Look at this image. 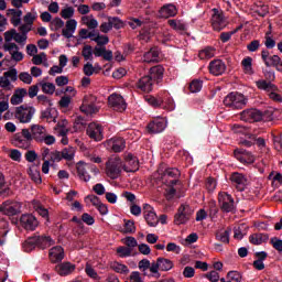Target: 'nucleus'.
<instances>
[{
  "mask_svg": "<svg viewBox=\"0 0 282 282\" xmlns=\"http://www.w3.org/2000/svg\"><path fill=\"white\" fill-rule=\"evenodd\" d=\"M224 105L229 109H243L248 105V98L241 93H230L225 97Z\"/></svg>",
  "mask_w": 282,
  "mask_h": 282,
  "instance_id": "obj_1",
  "label": "nucleus"
},
{
  "mask_svg": "<svg viewBox=\"0 0 282 282\" xmlns=\"http://www.w3.org/2000/svg\"><path fill=\"white\" fill-rule=\"evenodd\" d=\"M122 169H124V165L122 164V159L113 156L109 159L106 163V175H108V177H110L111 180H118V177H120V174L122 173Z\"/></svg>",
  "mask_w": 282,
  "mask_h": 282,
  "instance_id": "obj_2",
  "label": "nucleus"
},
{
  "mask_svg": "<svg viewBox=\"0 0 282 282\" xmlns=\"http://www.w3.org/2000/svg\"><path fill=\"white\" fill-rule=\"evenodd\" d=\"M173 261L166 258H158L156 261H153L150 267V272L154 279H160L161 272H169V270H173Z\"/></svg>",
  "mask_w": 282,
  "mask_h": 282,
  "instance_id": "obj_3",
  "label": "nucleus"
},
{
  "mask_svg": "<svg viewBox=\"0 0 282 282\" xmlns=\"http://www.w3.org/2000/svg\"><path fill=\"white\" fill-rule=\"evenodd\" d=\"M34 113H36V108L29 105H22L15 108L14 117L15 120H19L22 124H29V122H32Z\"/></svg>",
  "mask_w": 282,
  "mask_h": 282,
  "instance_id": "obj_4",
  "label": "nucleus"
},
{
  "mask_svg": "<svg viewBox=\"0 0 282 282\" xmlns=\"http://www.w3.org/2000/svg\"><path fill=\"white\" fill-rule=\"evenodd\" d=\"M218 204L223 213H235L237 206H235V198L226 192L218 194Z\"/></svg>",
  "mask_w": 282,
  "mask_h": 282,
  "instance_id": "obj_5",
  "label": "nucleus"
},
{
  "mask_svg": "<svg viewBox=\"0 0 282 282\" xmlns=\"http://www.w3.org/2000/svg\"><path fill=\"white\" fill-rule=\"evenodd\" d=\"M212 12V28L216 32H221L228 25V19L224 15V11L219 9H213Z\"/></svg>",
  "mask_w": 282,
  "mask_h": 282,
  "instance_id": "obj_6",
  "label": "nucleus"
},
{
  "mask_svg": "<svg viewBox=\"0 0 282 282\" xmlns=\"http://www.w3.org/2000/svg\"><path fill=\"white\" fill-rule=\"evenodd\" d=\"M240 120L242 122H261V120H265V113L254 108L246 109L240 113Z\"/></svg>",
  "mask_w": 282,
  "mask_h": 282,
  "instance_id": "obj_7",
  "label": "nucleus"
},
{
  "mask_svg": "<svg viewBox=\"0 0 282 282\" xmlns=\"http://www.w3.org/2000/svg\"><path fill=\"white\" fill-rule=\"evenodd\" d=\"M86 133L90 140L102 142L105 140V130L100 123L91 122L86 129Z\"/></svg>",
  "mask_w": 282,
  "mask_h": 282,
  "instance_id": "obj_8",
  "label": "nucleus"
},
{
  "mask_svg": "<svg viewBox=\"0 0 282 282\" xmlns=\"http://www.w3.org/2000/svg\"><path fill=\"white\" fill-rule=\"evenodd\" d=\"M261 58L265 65V67H274L276 72L282 73V61L279 55L270 56V52L268 50H263L261 52Z\"/></svg>",
  "mask_w": 282,
  "mask_h": 282,
  "instance_id": "obj_9",
  "label": "nucleus"
},
{
  "mask_svg": "<svg viewBox=\"0 0 282 282\" xmlns=\"http://www.w3.org/2000/svg\"><path fill=\"white\" fill-rule=\"evenodd\" d=\"M192 215L193 208H191V205L182 204L178 207L177 214L174 216V224H176V226H182V224H186L188 219H191Z\"/></svg>",
  "mask_w": 282,
  "mask_h": 282,
  "instance_id": "obj_10",
  "label": "nucleus"
},
{
  "mask_svg": "<svg viewBox=\"0 0 282 282\" xmlns=\"http://www.w3.org/2000/svg\"><path fill=\"white\" fill-rule=\"evenodd\" d=\"M108 104L113 111H127V101L124 100V97L118 93L111 94L108 97Z\"/></svg>",
  "mask_w": 282,
  "mask_h": 282,
  "instance_id": "obj_11",
  "label": "nucleus"
},
{
  "mask_svg": "<svg viewBox=\"0 0 282 282\" xmlns=\"http://www.w3.org/2000/svg\"><path fill=\"white\" fill-rule=\"evenodd\" d=\"M19 78V73L17 68H11L4 72L3 76L0 77V87L2 89H12V83H17Z\"/></svg>",
  "mask_w": 282,
  "mask_h": 282,
  "instance_id": "obj_12",
  "label": "nucleus"
},
{
  "mask_svg": "<svg viewBox=\"0 0 282 282\" xmlns=\"http://www.w3.org/2000/svg\"><path fill=\"white\" fill-rule=\"evenodd\" d=\"M12 41H15V43H18L19 45H25L28 41V35H24V33H19L14 29L6 31L4 45H8L9 43H13Z\"/></svg>",
  "mask_w": 282,
  "mask_h": 282,
  "instance_id": "obj_13",
  "label": "nucleus"
},
{
  "mask_svg": "<svg viewBox=\"0 0 282 282\" xmlns=\"http://www.w3.org/2000/svg\"><path fill=\"white\" fill-rule=\"evenodd\" d=\"M0 212L3 215H8L9 217H12L14 215H18V213L21 212V204L12 200H6L1 206H0Z\"/></svg>",
  "mask_w": 282,
  "mask_h": 282,
  "instance_id": "obj_14",
  "label": "nucleus"
},
{
  "mask_svg": "<svg viewBox=\"0 0 282 282\" xmlns=\"http://www.w3.org/2000/svg\"><path fill=\"white\" fill-rule=\"evenodd\" d=\"M143 215L148 225H150L152 228H155V226H158L160 220L158 219V214H155V209H153L151 205H143Z\"/></svg>",
  "mask_w": 282,
  "mask_h": 282,
  "instance_id": "obj_15",
  "label": "nucleus"
},
{
  "mask_svg": "<svg viewBox=\"0 0 282 282\" xmlns=\"http://www.w3.org/2000/svg\"><path fill=\"white\" fill-rule=\"evenodd\" d=\"M20 224L25 230H36L39 220H36V217L32 214H23L20 218Z\"/></svg>",
  "mask_w": 282,
  "mask_h": 282,
  "instance_id": "obj_16",
  "label": "nucleus"
},
{
  "mask_svg": "<svg viewBox=\"0 0 282 282\" xmlns=\"http://www.w3.org/2000/svg\"><path fill=\"white\" fill-rule=\"evenodd\" d=\"M106 147L115 153H120L124 151L127 143L123 138H112L106 142Z\"/></svg>",
  "mask_w": 282,
  "mask_h": 282,
  "instance_id": "obj_17",
  "label": "nucleus"
},
{
  "mask_svg": "<svg viewBox=\"0 0 282 282\" xmlns=\"http://www.w3.org/2000/svg\"><path fill=\"white\" fill-rule=\"evenodd\" d=\"M230 180L232 184H235L237 191H239L240 193L246 191V186H248V178L246 177V175L239 172H235L231 174Z\"/></svg>",
  "mask_w": 282,
  "mask_h": 282,
  "instance_id": "obj_18",
  "label": "nucleus"
},
{
  "mask_svg": "<svg viewBox=\"0 0 282 282\" xmlns=\"http://www.w3.org/2000/svg\"><path fill=\"white\" fill-rule=\"evenodd\" d=\"M209 74L213 76H221L226 73V63L221 59H214L209 63Z\"/></svg>",
  "mask_w": 282,
  "mask_h": 282,
  "instance_id": "obj_19",
  "label": "nucleus"
},
{
  "mask_svg": "<svg viewBox=\"0 0 282 282\" xmlns=\"http://www.w3.org/2000/svg\"><path fill=\"white\" fill-rule=\"evenodd\" d=\"M234 155L236 160H238L242 164H253L254 162V155H252V153L243 149L235 150Z\"/></svg>",
  "mask_w": 282,
  "mask_h": 282,
  "instance_id": "obj_20",
  "label": "nucleus"
},
{
  "mask_svg": "<svg viewBox=\"0 0 282 282\" xmlns=\"http://www.w3.org/2000/svg\"><path fill=\"white\" fill-rule=\"evenodd\" d=\"M3 50L4 52H9L12 61L17 63L21 62L23 58V53L19 52V45H17V43L3 44Z\"/></svg>",
  "mask_w": 282,
  "mask_h": 282,
  "instance_id": "obj_21",
  "label": "nucleus"
},
{
  "mask_svg": "<svg viewBox=\"0 0 282 282\" xmlns=\"http://www.w3.org/2000/svg\"><path fill=\"white\" fill-rule=\"evenodd\" d=\"M166 129V121L162 118H156L148 124L149 133H162Z\"/></svg>",
  "mask_w": 282,
  "mask_h": 282,
  "instance_id": "obj_22",
  "label": "nucleus"
},
{
  "mask_svg": "<svg viewBox=\"0 0 282 282\" xmlns=\"http://www.w3.org/2000/svg\"><path fill=\"white\" fill-rule=\"evenodd\" d=\"M78 28V21L76 19L67 20L65 23V28L62 30V35L65 39H72L76 33V29Z\"/></svg>",
  "mask_w": 282,
  "mask_h": 282,
  "instance_id": "obj_23",
  "label": "nucleus"
},
{
  "mask_svg": "<svg viewBox=\"0 0 282 282\" xmlns=\"http://www.w3.org/2000/svg\"><path fill=\"white\" fill-rule=\"evenodd\" d=\"M48 257L52 263H59L65 259V249L61 246H55L51 248Z\"/></svg>",
  "mask_w": 282,
  "mask_h": 282,
  "instance_id": "obj_24",
  "label": "nucleus"
},
{
  "mask_svg": "<svg viewBox=\"0 0 282 282\" xmlns=\"http://www.w3.org/2000/svg\"><path fill=\"white\" fill-rule=\"evenodd\" d=\"M137 87H138V89H141V91H145V94L153 91L152 77L149 75L141 77L137 84Z\"/></svg>",
  "mask_w": 282,
  "mask_h": 282,
  "instance_id": "obj_25",
  "label": "nucleus"
},
{
  "mask_svg": "<svg viewBox=\"0 0 282 282\" xmlns=\"http://www.w3.org/2000/svg\"><path fill=\"white\" fill-rule=\"evenodd\" d=\"M123 171H126V173H135V171H138V158L133 154H127Z\"/></svg>",
  "mask_w": 282,
  "mask_h": 282,
  "instance_id": "obj_26",
  "label": "nucleus"
},
{
  "mask_svg": "<svg viewBox=\"0 0 282 282\" xmlns=\"http://www.w3.org/2000/svg\"><path fill=\"white\" fill-rule=\"evenodd\" d=\"M89 163H85L83 161L78 162L77 165V175L79 177V180H82L83 182H89V180H91V176L89 175Z\"/></svg>",
  "mask_w": 282,
  "mask_h": 282,
  "instance_id": "obj_27",
  "label": "nucleus"
},
{
  "mask_svg": "<svg viewBox=\"0 0 282 282\" xmlns=\"http://www.w3.org/2000/svg\"><path fill=\"white\" fill-rule=\"evenodd\" d=\"M55 270L59 276H67L76 270V265L72 264V262L59 263L55 267Z\"/></svg>",
  "mask_w": 282,
  "mask_h": 282,
  "instance_id": "obj_28",
  "label": "nucleus"
},
{
  "mask_svg": "<svg viewBox=\"0 0 282 282\" xmlns=\"http://www.w3.org/2000/svg\"><path fill=\"white\" fill-rule=\"evenodd\" d=\"M160 61V48L152 47L143 54V63H158Z\"/></svg>",
  "mask_w": 282,
  "mask_h": 282,
  "instance_id": "obj_29",
  "label": "nucleus"
},
{
  "mask_svg": "<svg viewBox=\"0 0 282 282\" xmlns=\"http://www.w3.org/2000/svg\"><path fill=\"white\" fill-rule=\"evenodd\" d=\"M31 131L33 133V140L35 142H41L43 140V137L46 134L47 129L41 124H32Z\"/></svg>",
  "mask_w": 282,
  "mask_h": 282,
  "instance_id": "obj_30",
  "label": "nucleus"
},
{
  "mask_svg": "<svg viewBox=\"0 0 282 282\" xmlns=\"http://www.w3.org/2000/svg\"><path fill=\"white\" fill-rule=\"evenodd\" d=\"M160 17H162V19H169L171 17H175L177 14V7H175V4L170 3V4H165L160 9Z\"/></svg>",
  "mask_w": 282,
  "mask_h": 282,
  "instance_id": "obj_31",
  "label": "nucleus"
},
{
  "mask_svg": "<svg viewBox=\"0 0 282 282\" xmlns=\"http://www.w3.org/2000/svg\"><path fill=\"white\" fill-rule=\"evenodd\" d=\"M25 96H28V90L25 88H18L11 97V105H21Z\"/></svg>",
  "mask_w": 282,
  "mask_h": 282,
  "instance_id": "obj_32",
  "label": "nucleus"
},
{
  "mask_svg": "<svg viewBox=\"0 0 282 282\" xmlns=\"http://www.w3.org/2000/svg\"><path fill=\"white\" fill-rule=\"evenodd\" d=\"M36 239L37 248H41L42 250H45V248H50L56 243L50 236H36Z\"/></svg>",
  "mask_w": 282,
  "mask_h": 282,
  "instance_id": "obj_33",
  "label": "nucleus"
},
{
  "mask_svg": "<svg viewBox=\"0 0 282 282\" xmlns=\"http://www.w3.org/2000/svg\"><path fill=\"white\" fill-rule=\"evenodd\" d=\"M28 173L32 182L35 184H41L43 182V178H41V171H39V165H30Z\"/></svg>",
  "mask_w": 282,
  "mask_h": 282,
  "instance_id": "obj_34",
  "label": "nucleus"
},
{
  "mask_svg": "<svg viewBox=\"0 0 282 282\" xmlns=\"http://www.w3.org/2000/svg\"><path fill=\"white\" fill-rule=\"evenodd\" d=\"M178 176L180 170L176 167H169L164 172V177H172V180L169 182L170 186H175V184H177Z\"/></svg>",
  "mask_w": 282,
  "mask_h": 282,
  "instance_id": "obj_35",
  "label": "nucleus"
},
{
  "mask_svg": "<svg viewBox=\"0 0 282 282\" xmlns=\"http://www.w3.org/2000/svg\"><path fill=\"white\" fill-rule=\"evenodd\" d=\"M232 232L231 228L219 229L216 232L217 241H221V243H230V234Z\"/></svg>",
  "mask_w": 282,
  "mask_h": 282,
  "instance_id": "obj_36",
  "label": "nucleus"
},
{
  "mask_svg": "<svg viewBox=\"0 0 282 282\" xmlns=\"http://www.w3.org/2000/svg\"><path fill=\"white\" fill-rule=\"evenodd\" d=\"M150 78H152V80H162V78H164V67L156 65L150 68Z\"/></svg>",
  "mask_w": 282,
  "mask_h": 282,
  "instance_id": "obj_37",
  "label": "nucleus"
},
{
  "mask_svg": "<svg viewBox=\"0 0 282 282\" xmlns=\"http://www.w3.org/2000/svg\"><path fill=\"white\" fill-rule=\"evenodd\" d=\"M10 195H12V189L6 183V176L0 173V197L6 198L10 197Z\"/></svg>",
  "mask_w": 282,
  "mask_h": 282,
  "instance_id": "obj_38",
  "label": "nucleus"
},
{
  "mask_svg": "<svg viewBox=\"0 0 282 282\" xmlns=\"http://www.w3.org/2000/svg\"><path fill=\"white\" fill-rule=\"evenodd\" d=\"M162 100L161 109H165V111H175V101L169 94H165V96L162 97Z\"/></svg>",
  "mask_w": 282,
  "mask_h": 282,
  "instance_id": "obj_39",
  "label": "nucleus"
},
{
  "mask_svg": "<svg viewBox=\"0 0 282 282\" xmlns=\"http://www.w3.org/2000/svg\"><path fill=\"white\" fill-rule=\"evenodd\" d=\"M58 117V112L50 107L42 111V118L47 122H56V118Z\"/></svg>",
  "mask_w": 282,
  "mask_h": 282,
  "instance_id": "obj_40",
  "label": "nucleus"
},
{
  "mask_svg": "<svg viewBox=\"0 0 282 282\" xmlns=\"http://www.w3.org/2000/svg\"><path fill=\"white\" fill-rule=\"evenodd\" d=\"M61 154H62V160H66V162H72L74 158H76V148L74 147L64 148L61 151Z\"/></svg>",
  "mask_w": 282,
  "mask_h": 282,
  "instance_id": "obj_41",
  "label": "nucleus"
},
{
  "mask_svg": "<svg viewBox=\"0 0 282 282\" xmlns=\"http://www.w3.org/2000/svg\"><path fill=\"white\" fill-rule=\"evenodd\" d=\"M82 23L88 28V30H96L98 28V20L94 15L82 17Z\"/></svg>",
  "mask_w": 282,
  "mask_h": 282,
  "instance_id": "obj_42",
  "label": "nucleus"
},
{
  "mask_svg": "<svg viewBox=\"0 0 282 282\" xmlns=\"http://www.w3.org/2000/svg\"><path fill=\"white\" fill-rule=\"evenodd\" d=\"M36 241H39V238H36V236L26 239L22 245L24 252H32V250H34V248H36L37 246Z\"/></svg>",
  "mask_w": 282,
  "mask_h": 282,
  "instance_id": "obj_43",
  "label": "nucleus"
},
{
  "mask_svg": "<svg viewBox=\"0 0 282 282\" xmlns=\"http://www.w3.org/2000/svg\"><path fill=\"white\" fill-rule=\"evenodd\" d=\"M9 12L12 14V25H14V28H19V25H21V17H23V11L19 9H10Z\"/></svg>",
  "mask_w": 282,
  "mask_h": 282,
  "instance_id": "obj_44",
  "label": "nucleus"
},
{
  "mask_svg": "<svg viewBox=\"0 0 282 282\" xmlns=\"http://www.w3.org/2000/svg\"><path fill=\"white\" fill-rule=\"evenodd\" d=\"M74 14H76V9H74L72 6H66L61 10V17L65 21L74 19Z\"/></svg>",
  "mask_w": 282,
  "mask_h": 282,
  "instance_id": "obj_45",
  "label": "nucleus"
},
{
  "mask_svg": "<svg viewBox=\"0 0 282 282\" xmlns=\"http://www.w3.org/2000/svg\"><path fill=\"white\" fill-rule=\"evenodd\" d=\"M239 143L241 147H247V149H250V147H254V144H257V135L246 134L245 139H240Z\"/></svg>",
  "mask_w": 282,
  "mask_h": 282,
  "instance_id": "obj_46",
  "label": "nucleus"
},
{
  "mask_svg": "<svg viewBox=\"0 0 282 282\" xmlns=\"http://www.w3.org/2000/svg\"><path fill=\"white\" fill-rule=\"evenodd\" d=\"M198 56L202 61H206L208 58H213L215 56V47L207 46L199 51Z\"/></svg>",
  "mask_w": 282,
  "mask_h": 282,
  "instance_id": "obj_47",
  "label": "nucleus"
},
{
  "mask_svg": "<svg viewBox=\"0 0 282 282\" xmlns=\"http://www.w3.org/2000/svg\"><path fill=\"white\" fill-rule=\"evenodd\" d=\"M80 111L83 113H86V116H94V113H98L99 108H98V106H96L94 104L82 105L80 106Z\"/></svg>",
  "mask_w": 282,
  "mask_h": 282,
  "instance_id": "obj_48",
  "label": "nucleus"
},
{
  "mask_svg": "<svg viewBox=\"0 0 282 282\" xmlns=\"http://www.w3.org/2000/svg\"><path fill=\"white\" fill-rule=\"evenodd\" d=\"M111 270H113V272H117L118 274H129V267H127V264H122L120 262H113L110 265Z\"/></svg>",
  "mask_w": 282,
  "mask_h": 282,
  "instance_id": "obj_49",
  "label": "nucleus"
},
{
  "mask_svg": "<svg viewBox=\"0 0 282 282\" xmlns=\"http://www.w3.org/2000/svg\"><path fill=\"white\" fill-rule=\"evenodd\" d=\"M169 25L176 30V32H184L186 30V23L182 20H169Z\"/></svg>",
  "mask_w": 282,
  "mask_h": 282,
  "instance_id": "obj_50",
  "label": "nucleus"
},
{
  "mask_svg": "<svg viewBox=\"0 0 282 282\" xmlns=\"http://www.w3.org/2000/svg\"><path fill=\"white\" fill-rule=\"evenodd\" d=\"M32 63L33 65H45V67H47V54H45L44 52L40 53V54H35L32 58Z\"/></svg>",
  "mask_w": 282,
  "mask_h": 282,
  "instance_id": "obj_51",
  "label": "nucleus"
},
{
  "mask_svg": "<svg viewBox=\"0 0 282 282\" xmlns=\"http://www.w3.org/2000/svg\"><path fill=\"white\" fill-rule=\"evenodd\" d=\"M242 69L245 74L252 75L254 74V70H252V57H246L241 62Z\"/></svg>",
  "mask_w": 282,
  "mask_h": 282,
  "instance_id": "obj_52",
  "label": "nucleus"
},
{
  "mask_svg": "<svg viewBox=\"0 0 282 282\" xmlns=\"http://www.w3.org/2000/svg\"><path fill=\"white\" fill-rule=\"evenodd\" d=\"M267 239L268 236L263 234H253L252 236H250V241L253 243V246H261V243H263V241H265Z\"/></svg>",
  "mask_w": 282,
  "mask_h": 282,
  "instance_id": "obj_53",
  "label": "nucleus"
},
{
  "mask_svg": "<svg viewBox=\"0 0 282 282\" xmlns=\"http://www.w3.org/2000/svg\"><path fill=\"white\" fill-rule=\"evenodd\" d=\"M65 26V22L61 18H55L51 21L50 28L53 32H57Z\"/></svg>",
  "mask_w": 282,
  "mask_h": 282,
  "instance_id": "obj_54",
  "label": "nucleus"
},
{
  "mask_svg": "<svg viewBox=\"0 0 282 282\" xmlns=\"http://www.w3.org/2000/svg\"><path fill=\"white\" fill-rule=\"evenodd\" d=\"M202 87H204V84L199 79H194L189 84V91L192 94H198V91H202Z\"/></svg>",
  "mask_w": 282,
  "mask_h": 282,
  "instance_id": "obj_55",
  "label": "nucleus"
},
{
  "mask_svg": "<svg viewBox=\"0 0 282 282\" xmlns=\"http://www.w3.org/2000/svg\"><path fill=\"white\" fill-rule=\"evenodd\" d=\"M94 48L90 45L83 47L82 56H84L85 61H94Z\"/></svg>",
  "mask_w": 282,
  "mask_h": 282,
  "instance_id": "obj_56",
  "label": "nucleus"
},
{
  "mask_svg": "<svg viewBox=\"0 0 282 282\" xmlns=\"http://www.w3.org/2000/svg\"><path fill=\"white\" fill-rule=\"evenodd\" d=\"M95 43H97V45L100 46H105L109 43V36L107 35H101L100 33H95V36L93 37V40Z\"/></svg>",
  "mask_w": 282,
  "mask_h": 282,
  "instance_id": "obj_57",
  "label": "nucleus"
},
{
  "mask_svg": "<svg viewBox=\"0 0 282 282\" xmlns=\"http://www.w3.org/2000/svg\"><path fill=\"white\" fill-rule=\"evenodd\" d=\"M42 91L44 94H48V96L54 95V91H56V86L52 83H41Z\"/></svg>",
  "mask_w": 282,
  "mask_h": 282,
  "instance_id": "obj_58",
  "label": "nucleus"
},
{
  "mask_svg": "<svg viewBox=\"0 0 282 282\" xmlns=\"http://www.w3.org/2000/svg\"><path fill=\"white\" fill-rule=\"evenodd\" d=\"M85 272L89 279H94V281H100V275H98V272H96V270L91 268L89 263L86 264Z\"/></svg>",
  "mask_w": 282,
  "mask_h": 282,
  "instance_id": "obj_59",
  "label": "nucleus"
},
{
  "mask_svg": "<svg viewBox=\"0 0 282 282\" xmlns=\"http://www.w3.org/2000/svg\"><path fill=\"white\" fill-rule=\"evenodd\" d=\"M31 142L32 141H30L23 137L15 138V145L19 147V149H30Z\"/></svg>",
  "mask_w": 282,
  "mask_h": 282,
  "instance_id": "obj_60",
  "label": "nucleus"
},
{
  "mask_svg": "<svg viewBox=\"0 0 282 282\" xmlns=\"http://www.w3.org/2000/svg\"><path fill=\"white\" fill-rule=\"evenodd\" d=\"M257 87L258 89H263L264 91H273L274 85H272V83L270 82H265V80H259L257 82Z\"/></svg>",
  "mask_w": 282,
  "mask_h": 282,
  "instance_id": "obj_61",
  "label": "nucleus"
},
{
  "mask_svg": "<svg viewBox=\"0 0 282 282\" xmlns=\"http://www.w3.org/2000/svg\"><path fill=\"white\" fill-rule=\"evenodd\" d=\"M85 202H86V204H91L93 206H95V208H97L98 206H100L102 204L100 202V198H98V196H96V195L86 196Z\"/></svg>",
  "mask_w": 282,
  "mask_h": 282,
  "instance_id": "obj_62",
  "label": "nucleus"
},
{
  "mask_svg": "<svg viewBox=\"0 0 282 282\" xmlns=\"http://www.w3.org/2000/svg\"><path fill=\"white\" fill-rule=\"evenodd\" d=\"M227 279L231 282H241L242 276L238 271H229L227 273Z\"/></svg>",
  "mask_w": 282,
  "mask_h": 282,
  "instance_id": "obj_63",
  "label": "nucleus"
},
{
  "mask_svg": "<svg viewBox=\"0 0 282 282\" xmlns=\"http://www.w3.org/2000/svg\"><path fill=\"white\" fill-rule=\"evenodd\" d=\"M130 282H144V279H142V274L139 271H132L130 274Z\"/></svg>",
  "mask_w": 282,
  "mask_h": 282,
  "instance_id": "obj_64",
  "label": "nucleus"
}]
</instances>
